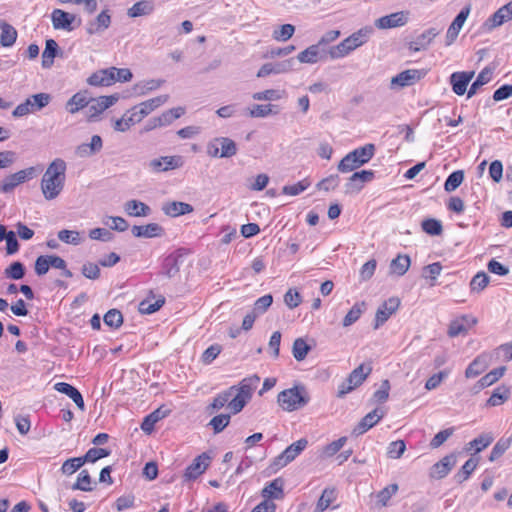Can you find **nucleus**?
<instances>
[{
    "label": "nucleus",
    "mask_w": 512,
    "mask_h": 512,
    "mask_svg": "<svg viewBox=\"0 0 512 512\" xmlns=\"http://www.w3.org/2000/svg\"><path fill=\"white\" fill-rule=\"evenodd\" d=\"M319 45L314 44L303 50L297 55V60L300 63L314 64L319 59Z\"/></svg>",
    "instance_id": "8fccbe9b"
},
{
    "label": "nucleus",
    "mask_w": 512,
    "mask_h": 512,
    "mask_svg": "<svg viewBox=\"0 0 512 512\" xmlns=\"http://www.w3.org/2000/svg\"><path fill=\"white\" fill-rule=\"evenodd\" d=\"M51 20L53 27L56 30L61 29L70 32L74 29L72 23L75 20V15L70 14L64 10L54 9L51 14Z\"/></svg>",
    "instance_id": "412c9836"
},
{
    "label": "nucleus",
    "mask_w": 512,
    "mask_h": 512,
    "mask_svg": "<svg viewBox=\"0 0 512 512\" xmlns=\"http://www.w3.org/2000/svg\"><path fill=\"white\" fill-rule=\"evenodd\" d=\"M103 147L102 138L99 135H93L90 143H83L76 147L75 153L81 158L91 157L100 152Z\"/></svg>",
    "instance_id": "a878e982"
},
{
    "label": "nucleus",
    "mask_w": 512,
    "mask_h": 512,
    "mask_svg": "<svg viewBox=\"0 0 512 512\" xmlns=\"http://www.w3.org/2000/svg\"><path fill=\"white\" fill-rule=\"evenodd\" d=\"M375 172L372 170H362L354 172L345 184V194L352 195L359 193L366 183L374 179Z\"/></svg>",
    "instance_id": "9d476101"
},
{
    "label": "nucleus",
    "mask_w": 512,
    "mask_h": 512,
    "mask_svg": "<svg viewBox=\"0 0 512 512\" xmlns=\"http://www.w3.org/2000/svg\"><path fill=\"white\" fill-rule=\"evenodd\" d=\"M384 417V412L375 408L373 411L366 414L360 422L353 429V434L356 436L362 435L367 432L370 428L375 426Z\"/></svg>",
    "instance_id": "f3484780"
},
{
    "label": "nucleus",
    "mask_w": 512,
    "mask_h": 512,
    "mask_svg": "<svg viewBox=\"0 0 512 512\" xmlns=\"http://www.w3.org/2000/svg\"><path fill=\"white\" fill-rule=\"evenodd\" d=\"M335 499L336 494L334 489H324L317 502L315 512H323L331 505V503L334 502Z\"/></svg>",
    "instance_id": "3c124183"
},
{
    "label": "nucleus",
    "mask_w": 512,
    "mask_h": 512,
    "mask_svg": "<svg viewBox=\"0 0 512 512\" xmlns=\"http://www.w3.org/2000/svg\"><path fill=\"white\" fill-rule=\"evenodd\" d=\"M494 72V68L492 67H485L477 76L476 80L471 84L468 92L467 97L471 98L474 96L478 89L482 87L483 85L489 83L492 80V75Z\"/></svg>",
    "instance_id": "f704fd0d"
},
{
    "label": "nucleus",
    "mask_w": 512,
    "mask_h": 512,
    "mask_svg": "<svg viewBox=\"0 0 512 512\" xmlns=\"http://www.w3.org/2000/svg\"><path fill=\"white\" fill-rule=\"evenodd\" d=\"M399 305L400 300L397 297H391L384 301L376 311L374 329L382 326L397 311Z\"/></svg>",
    "instance_id": "4468645a"
},
{
    "label": "nucleus",
    "mask_w": 512,
    "mask_h": 512,
    "mask_svg": "<svg viewBox=\"0 0 512 512\" xmlns=\"http://www.w3.org/2000/svg\"><path fill=\"white\" fill-rule=\"evenodd\" d=\"M284 91L276 90V89H267L261 92H256L252 95V98L257 101H275L280 100Z\"/></svg>",
    "instance_id": "052dcab7"
},
{
    "label": "nucleus",
    "mask_w": 512,
    "mask_h": 512,
    "mask_svg": "<svg viewBox=\"0 0 512 512\" xmlns=\"http://www.w3.org/2000/svg\"><path fill=\"white\" fill-rule=\"evenodd\" d=\"M410 264L411 260L408 255H398L391 261L390 270L398 276H403L408 271Z\"/></svg>",
    "instance_id": "a18cd8bd"
},
{
    "label": "nucleus",
    "mask_w": 512,
    "mask_h": 512,
    "mask_svg": "<svg viewBox=\"0 0 512 512\" xmlns=\"http://www.w3.org/2000/svg\"><path fill=\"white\" fill-rule=\"evenodd\" d=\"M372 367L368 364H361L357 368H355L348 377L339 384L337 397L342 398L346 394L353 391L355 388L360 386L368 375L371 373Z\"/></svg>",
    "instance_id": "39448f33"
},
{
    "label": "nucleus",
    "mask_w": 512,
    "mask_h": 512,
    "mask_svg": "<svg viewBox=\"0 0 512 512\" xmlns=\"http://www.w3.org/2000/svg\"><path fill=\"white\" fill-rule=\"evenodd\" d=\"M184 165V159L180 155L161 156L149 161L148 167L154 173L176 170Z\"/></svg>",
    "instance_id": "1a4fd4ad"
},
{
    "label": "nucleus",
    "mask_w": 512,
    "mask_h": 512,
    "mask_svg": "<svg viewBox=\"0 0 512 512\" xmlns=\"http://www.w3.org/2000/svg\"><path fill=\"white\" fill-rule=\"evenodd\" d=\"M489 366L488 355L482 354L477 356L466 368L465 376L474 378L482 374Z\"/></svg>",
    "instance_id": "7c9ffc66"
},
{
    "label": "nucleus",
    "mask_w": 512,
    "mask_h": 512,
    "mask_svg": "<svg viewBox=\"0 0 512 512\" xmlns=\"http://www.w3.org/2000/svg\"><path fill=\"white\" fill-rule=\"evenodd\" d=\"M512 435L508 438H500L491 450L489 460L491 462L499 459L511 446Z\"/></svg>",
    "instance_id": "09e8293b"
},
{
    "label": "nucleus",
    "mask_w": 512,
    "mask_h": 512,
    "mask_svg": "<svg viewBox=\"0 0 512 512\" xmlns=\"http://www.w3.org/2000/svg\"><path fill=\"white\" fill-rule=\"evenodd\" d=\"M265 498L280 499L283 496V480L276 478L266 485L262 490Z\"/></svg>",
    "instance_id": "37998d69"
},
{
    "label": "nucleus",
    "mask_w": 512,
    "mask_h": 512,
    "mask_svg": "<svg viewBox=\"0 0 512 512\" xmlns=\"http://www.w3.org/2000/svg\"><path fill=\"white\" fill-rule=\"evenodd\" d=\"M490 277L483 271L478 272L470 282V290L473 293H480L489 284Z\"/></svg>",
    "instance_id": "603ef678"
},
{
    "label": "nucleus",
    "mask_w": 512,
    "mask_h": 512,
    "mask_svg": "<svg viewBox=\"0 0 512 512\" xmlns=\"http://www.w3.org/2000/svg\"><path fill=\"white\" fill-rule=\"evenodd\" d=\"M85 464L84 458L82 457H74L67 459L61 467V472L65 475H72L78 469H80Z\"/></svg>",
    "instance_id": "bf43d9fd"
},
{
    "label": "nucleus",
    "mask_w": 512,
    "mask_h": 512,
    "mask_svg": "<svg viewBox=\"0 0 512 512\" xmlns=\"http://www.w3.org/2000/svg\"><path fill=\"white\" fill-rule=\"evenodd\" d=\"M438 34L439 31L436 28H429L425 30L410 42L409 49L414 52L426 49Z\"/></svg>",
    "instance_id": "bb28decb"
},
{
    "label": "nucleus",
    "mask_w": 512,
    "mask_h": 512,
    "mask_svg": "<svg viewBox=\"0 0 512 512\" xmlns=\"http://www.w3.org/2000/svg\"><path fill=\"white\" fill-rule=\"evenodd\" d=\"M374 153L375 146L371 143L356 148L341 159L337 169L341 173L352 172L362 165L368 163L374 156Z\"/></svg>",
    "instance_id": "7ed1b4c3"
},
{
    "label": "nucleus",
    "mask_w": 512,
    "mask_h": 512,
    "mask_svg": "<svg viewBox=\"0 0 512 512\" xmlns=\"http://www.w3.org/2000/svg\"><path fill=\"white\" fill-rule=\"evenodd\" d=\"M476 323V318L469 315H463L462 317L455 319L450 323L448 328V335L450 337L465 335L468 333V330Z\"/></svg>",
    "instance_id": "aec40b11"
},
{
    "label": "nucleus",
    "mask_w": 512,
    "mask_h": 512,
    "mask_svg": "<svg viewBox=\"0 0 512 512\" xmlns=\"http://www.w3.org/2000/svg\"><path fill=\"white\" fill-rule=\"evenodd\" d=\"M134 237L138 238H156L162 237L165 233L164 228L158 223H149L147 225H134L131 229Z\"/></svg>",
    "instance_id": "b1692460"
},
{
    "label": "nucleus",
    "mask_w": 512,
    "mask_h": 512,
    "mask_svg": "<svg viewBox=\"0 0 512 512\" xmlns=\"http://www.w3.org/2000/svg\"><path fill=\"white\" fill-rule=\"evenodd\" d=\"M51 101V96L48 93H38L30 96L25 102L16 106L12 115L14 117H22L34 111H39L46 107Z\"/></svg>",
    "instance_id": "423d86ee"
},
{
    "label": "nucleus",
    "mask_w": 512,
    "mask_h": 512,
    "mask_svg": "<svg viewBox=\"0 0 512 512\" xmlns=\"http://www.w3.org/2000/svg\"><path fill=\"white\" fill-rule=\"evenodd\" d=\"M374 34L372 26H365L352 33L339 44L331 47L329 54L332 59H339L347 56L352 51L366 44Z\"/></svg>",
    "instance_id": "f03ea898"
},
{
    "label": "nucleus",
    "mask_w": 512,
    "mask_h": 512,
    "mask_svg": "<svg viewBox=\"0 0 512 512\" xmlns=\"http://www.w3.org/2000/svg\"><path fill=\"white\" fill-rule=\"evenodd\" d=\"M362 306H364V303L358 304L356 303L349 312L345 315L342 326L343 327H349L353 325L362 315L363 309Z\"/></svg>",
    "instance_id": "69168bd1"
},
{
    "label": "nucleus",
    "mask_w": 512,
    "mask_h": 512,
    "mask_svg": "<svg viewBox=\"0 0 512 512\" xmlns=\"http://www.w3.org/2000/svg\"><path fill=\"white\" fill-rule=\"evenodd\" d=\"M87 83L91 86H110L114 83V78L107 68L94 72L87 79Z\"/></svg>",
    "instance_id": "58836bf2"
},
{
    "label": "nucleus",
    "mask_w": 512,
    "mask_h": 512,
    "mask_svg": "<svg viewBox=\"0 0 512 512\" xmlns=\"http://www.w3.org/2000/svg\"><path fill=\"white\" fill-rule=\"evenodd\" d=\"M0 44L3 47H11L16 42L18 33L17 30L9 23L0 21Z\"/></svg>",
    "instance_id": "e433bc0d"
},
{
    "label": "nucleus",
    "mask_w": 512,
    "mask_h": 512,
    "mask_svg": "<svg viewBox=\"0 0 512 512\" xmlns=\"http://www.w3.org/2000/svg\"><path fill=\"white\" fill-rule=\"evenodd\" d=\"M455 464L456 456L454 454L447 455L432 466L430 476L435 479H442L448 475Z\"/></svg>",
    "instance_id": "5701e85b"
},
{
    "label": "nucleus",
    "mask_w": 512,
    "mask_h": 512,
    "mask_svg": "<svg viewBox=\"0 0 512 512\" xmlns=\"http://www.w3.org/2000/svg\"><path fill=\"white\" fill-rule=\"evenodd\" d=\"M260 383V377L258 375H251L241 380L238 387L235 386L234 392H239L245 398L251 399L253 392Z\"/></svg>",
    "instance_id": "473e14b6"
},
{
    "label": "nucleus",
    "mask_w": 512,
    "mask_h": 512,
    "mask_svg": "<svg viewBox=\"0 0 512 512\" xmlns=\"http://www.w3.org/2000/svg\"><path fill=\"white\" fill-rule=\"evenodd\" d=\"M505 371V366H501L491 370L478 381L477 385L479 386V389L491 386L492 384L497 382L504 375Z\"/></svg>",
    "instance_id": "de8ad7c7"
},
{
    "label": "nucleus",
    "mask_w": 512,
    "mask_h": 512,
    "mask_svg": "<svg viewBox=\"0 0 512 512\" xmlns=\"http://www.w3.org/2000/svg\"><path fill=\"white\" fill-rule=\"evenodd\" d=\"M275 107L276 106L271 105V104H266V105L256 104V105H253L252 108L249 110V115H250V117H253V118H264L271 114H277L278 111L273 110V108H275Z\"/></svg>",
    "instance_id": "680f3d73"
},
{
    "label": "nucleus",
    "mask_w": 512,
    "mask_h": 512,
    "mask_svg": "<svg viewBox=\"0 0 512 512\" xmlns=\"http://www.w3.org/2000/svg\"><path fill=\"white\" fill-rule=\"evenodd\" d=\"M54 389L60 393L67 395L76 406L82 411L85 408L84 400L81 393L72 385L65 382H58L55 384Z\"/></svg>",
    "instance_id": "c756f323"
},
{
    "label": "nucleus",
    "mask_w": 512,
    "mask_h": 512,
    "mask_svg": "<svg viewBox=\"0 0 512 512\" xmlns=\"http://www.w3.org/2000/svg\"><path fill=\"white\" fill-rule=\"evenodd\" d=\"M509 396V387L500 385L493 390L490 398L487 400V405L492 407L500 406L509 399Z\"/></svg>",
    "instance_id": "a19ab883"
},
{
    "label": "nucleus",
    "mask_w": 512,
    "mask_h": 512,
    "mask_svg": "<svg viewBox=\"0 0 512 512\" xmlns=\"http://www.w3.org/2000/svg\"><path fill=\"white\" fill-rule=\"evenodd\" d=\"M464 180V171L457 170L452 172L444 183V189L446 192H452L456 190Z\"/></svg>",
    "instance_id": "6e6d98bb"
},
{
    "label": "nucleus",
    "mask_w": 512,
    "mask_h": 512,
    "mask_svg": "<svg viewBox=\"0 0 512 512\" xmlns=\"http://www.w3.org/2000/svg\"><path fill=\"white\" fill-rule=\"evenodd\" d=\"M470 13V7L463 8L458 15L455 17L451 25L449 26L446 33V45H451L455 39L458 37V34L465 23L468 15Z\"/></svg>",
    "instance_id": "4be33fe9"
},
{
    "label": "nucleus",
    "mask_w": 512,
    "mask_h": 512,
    "mask_svg": "<svg viewBox=\"0 0 512 512\" xmlns=\"http://www.w3.org/2000/svg\"><path fill=\"white\" fill-rule=\"evenodd\" d=\"M217 141L219 142L221 158H230L237 154V145L232 139L228 137H217Z\"/></svg>",
    "instance_id": "49530a36"
},
{
    "label": "nucleus",
    "mask_w": 512,
    "mask_h": 512,
    "mask_svg": "<svg viewBox=\"0 0 512 512\" xmlns=\"http://www.w3.org/2000/svg\"><path fill=\"white\" fill-rule=\"evenodd\" d=\"M273 303V297L271 294H266L260 298H258L254 305H253V309H252V312L254 314H256L258 317L262 314H264L268 308L272 305Z\"/></svg>",
    "instance_id": "0e129e2a"
},
{
    "label": "nucleus",
    "mask_w": 512,
    "mask_h": 512,
    "mask_svg": "<svg viewBox=\"0 0 512 512\" xmlns=\"http://www.w3.org/2000/svg\"><path fill=\"white\" fill-rule=\"evenodd\" d=\"M170 413V410L164 406L159 407L150 414H148L142 421L141 429L150 434L154 430L155 424L161 419L165 418Z\"/></svg>",
    "instance_id": "cd10ccee"
},
{
    "label": "nucleus",
    "mask_w": 512,
    "mask_h": 512,
    "mask_svg": "<svg viewBox=\"0 0 512 512\" xmlns=\"http://www.w3.org/2000/svg\"><path fill=\"white\" fill-rule=\"evenodd\" d=\"M308 445L305 438H301L296 442L289 445L279 456L274 460V465L282 468L292 462Z\"/></svg>",
    "instance_id": "f8f14e48"
},
{
    "label": "nucleus",
    "mask_w": 512,
    "mask_h": 512,
    "mask_svg": "<svg viewBox=\"0 0 512 512\" xmlns=\"http://www.w3.org/2000/svg\"><path fill=\"white\" fill-rule=\"evenodd\" d=\"M183 263L184 257L181 254L169 255L164 260L163 273L168 278H173L178 275Z\"/></svg>",
    "instance_id": "2f4dec72"
},
{
    "label": "nucleus",
    "mask_w": 512,
    "mask_h": 512,
    "mask_svg": "<svg viewBox=\"0 0 512 512\" xmlns=\"http://www.w3.org/2000/svg\"><path fill=\"white\" fill-rule=\"evenodd\" d=\"M165 81L160 79H151L137 83L134 87L138 95H145L150 91L158 89Z\"/></svg>",
    "instance_id": "4d7b16f0"
},
{
    "label": "nucleus",
    "mask_w": 512,
    "mask_h": 512,
    "mask_svg": "<svg viewBox=\"0 0 512 512\" xmlns=\"http://www.w3.org/2000/svg\"><path fill=\"white\" fill-rule=\"evenodd\" d=\"M425 75L426 72L424 70L408 69L392 77L391 86H398L400 88L411 86L422 79Z\"/></svg>",
    "instance_id": "2eb2a0df"
},
{
    "label": "nucleus",
    "mask_w": 512,
    "mask_h": 512,
    "mask_svg": "<svg viewBox=\"0 0 512 512\" xmlns=\"http://www.w3.org/2000/svg\"><path fill=\"white\" fill-rule=\"evenodd\" d=\"M67 164L61 158L54 159L47 167L41 179V191L46 200L57 198L62 192L66 180Z\"/></svg>",
    "instance_id": "f257e3e1"
},
{
    "label": "nucleus",
    "mask_w": 512,
    "mask_h": 512,
    "mask_svg": "<svg viewBox=\"0 0 512 512\" xmlns=\"http://www.w3.org/2000/svg\"><path fill=\"white\" fill-rule=\"evenodd\" d=\"M408 20L409 12L399 11L376 19L374 24L378 29H391L406 25Z\"/></svg>",
    "instance_id": "ddd939ff"
},
{
    "label": "nucleus",
    "mask_w": 512,
    "mask_h": 512,
    "mask_svg": "<svg viewBox=\"0 0 512 512\" xmlns=\"http://www.w3.org/2000/svg\"><path fill=\"white\" fill-rule=\"evenodd\" d=\"M478 465V459L471 457L468 459L461 469L455 474L454 479L457 483L461 484L466 481L472 472L476 469Z\"/></svg>",
    "instance_id": "c03bdc74"
},
{
    "label": "nucleus",
    "mask_w": 512,
    "mask_h": 512,
    "mask_svg": "<svg viewBox=\"0 0 512 512\" xmlns=\"http://www.w3.org/2000/svg\"><path fill=\"white\" fill-rule=\"evenodd\" d=\"M423 231L431 236H439L443 232V226L440 220L428 218L422 221Z\"/></svg>",
    "instance_id": "864d4df0"
},
{
    "label": "nucleus",
    "mask_w": 512,
    "mask_h": 512,
    "mask_svg": "<svg viewBox=\"0 0 512 512\" xmlns=\"http://www.w3.org/2000/svg\"><path fill=\"white\" fill-rule=\"evenodd\" d=\"M168 95H160L133 106L128 113L132 115V122L139 123L151 112L168 101Z\"/></svg>",
    "instance_id": "0eeeda50"
},
{
    "label": "nucleus",
    "mask_w": 512,
    "mask_h": 512,
    "mask_svg": "<svg viewBox=\"0 0 512 512\" xmlns=\"http://www.w3.org/2000/svg\"><path fill=\"white\" fill-rule=\"evenodd\" d=\"M58 238L66 244L79 245L82 242L80 232L73 230H60L58 232Z\"/></svg>",
    "instance_id": "338daca9"
},
{
    "label": "nucleus",
    "mask_w": 512,
    "mask_h": 512,
    "mask_svg": "<svg viewBox=\"0 0 512 512\" xmlns=\"http://www.w3.org/2000/svg\"><path fill=\"white\" fill-rule=\"evenodd\" d=\"M309 402V395L303 386H295L278 394V403L286 411H294Z\"/></svg>",
    "instance_id": "20e7f679"
},
{
    "label": "nucleus",
    "mask_w": 512,
    "mask_h": 512,
    "mask_svg": "<svg viewBox=\"0 0 512 512\" xmlns=\"http://www.w3.org/2000/svg\"><path fill=\"white\" fill-rule=\"evenodd\" d=\"M124 210L129 216L145 217L151 213V208L138 200H129L124 205Z\"/></svg>",
    "instance_id": "c9c22d12"
},
{
    "label": "nucleus",
    "mask_w": 512,
    "mask_h": 512,
    "mask_svg": "<svg viewBox=\"0 0 512 512\" xmlns=\"http://www.w3.org/2000/svg\"><path fill=\"white\" fill-rule=\"evenodd\" d=\"M311 347L306 343L303 338H297L292 347V354L297 361H302L306 358Z\"/></svg>",
    "instance_id": "5fc2aeb1"
},
{
    "label": "nucleus",
    "mask_w": 512,
    "mask_h": 512,
    "mask_svg": "<svg viewBox=\"0 0 512 512\" xmlns=\"http://www.w3.org/2000/svg\"><path fill=\"white\" fill-rule=\"evenodd\" d=\"M235 390V386H231L226 391L218 394L212 401V403L207 407V411L209 414H213L217 410L223 408L225 405L229 404V399L233 396Z\"/></svg>",
    "instance_id": "ea45409f"
},
{
    "label": "nucleus",
    "mask_w": 512,
    "mask_h": 512,
    "mask_svg": "<svg viewBox=\"0 0 512 512\" xmlns=\"http://www.w3.org/2000/svg\"><path fill=\"white\" fill-rule=\"evenodd\" d=\"M493 440L494 437L491 433H482L467 444L466 450H474L475 453H479L487 448L493 442Z\"/></svg>",
    "instance_id": "79ce46f5"
},
{
    "label": "nucleus",
    "mask_w": 512,
    "mask_h": 512,
    "mask_svg": "<svg viewBox=\"0 0 512 512\" xmlns=\"http://www.w3.org/2000/svg\"><path fill=\"white\" fill-rule=\"evenodd\" d=\"M210 457L206 453L197 456L186 468L184 478L187 481L195 480L205 472L209 466Z\"/></svg>",
    "instance_id": "dca6fc26"
},
{
    "label": "nucleus",
    "mask_w": 512,
    "mask_h": 512,
    "mask_svg": "<svg viewBox=\"0 0 512 512\" xmlns=\"http://www.w3.org/2000/svg\"><path fill=\"white\" fill-rule=\"evenodd\" d=\"M4 274L7 278L19 280L25 275V267L21 262L15 261L5 269Z\"/></svg>",
    "instance_id": "774afa93"
},
{
    "label": "nucleus",
    "mask_w": 512,
    "mask_h": 512,
    "mask_svg": "<svg viewBox=\"0 0 512 512\" xmlns=\"http://www.w3.org/2000/svg\"><path fill=\"white\" fill-rule=\"evenodd\" d=\"M512 19V1L507 3L506 5L499 8L495 13L489 17L484 26L487 30H492L498 26H501L503 23Z\"/></svg>",
    "instance_id": "a211bd4d"
},
{
    "label": "nucleus",
    "mask_w": 512,
    "mask_h": 512,
    "mask_svg": "<svg viewBox=\"0 0 512 512\" xmlns=\"http://www.w3.org/2000/svg\"><path fill=\"white\" fill-rule=\"evenodd\" d=\"M295 32V26L292 24L281 25L278 29L273 31L272 37L274 40L279 42H285L289 40Z\"/></svg>",
    "instance_id": "13d9d810"
},
{
    "label": "nucleus",
    "mask_w": 512,
    "mask_h": 512,
    "mask_svg": "<svg viewBox=\"0 0 512 512\" xmlns=\"http://www.w3.org/2000/svg\"><path fill=\"white\" fill-rule=\"evenodd\" d=\"M90 103V97L88 91H79L74 94L66 103V110L75 114L83 108H87V105Z\"/></svg>",
    "instance_id": "c85d7f7f"
},
{
    "label": "nucleus",
    "mask_w": 512,
    "mask_h": 512,
    "mask_svg": "<svg viewBox=\"0 0 512 512\" xmlns=\"http://www.w3.org/2000/svg\"><path fill=\"white\" fill-rule=\"evenodd\" d=\"M155 5L152 0H142L136 2L127 10V15L131 18L147 16L153 13Z\"/></svg>",
    "instance_id": "72a5a7b5"
},
{
    "label": "nucleus",
    "mask_w": 512,
    "mask_h": 512,
    "mask_svg": "<svg viewBox=\"0 0 512 512\" xmlns=\"http://www.w3.org/2000/svg\"><path fill=\"white\" fill-rule=\"evenodd\" d=\"M59 52V46L54 39H48L45 43V49L42 53V67L50 68L54 63V58Z\"/></svg>",
    "instance_id": "4c0bfd02"
},
{
    "label": "nucleus",
    "mask_w": 512,
    "mask_h": 512,
    "mask_svg": "<svg viewBox=\"0 0 512 512\" xmlns=\"http://www.w3.org/2000/svg\"><path fill=\"white\" fill-rule=\"evenodd\" d=\"M475 75L474 71L454 72L450 76L452 90L456 95H463L467 91L468 84Z\"/></svg>",
    "instance_id": "6ab92c4d"
},
{
    "label": "nucleus",
    "mask_w": 512,
    "mask_h": 512,
    "mask_svg": "<svg viewBox=\"0 0 512 512\" xmlns=\"http://www.w3.org/2000/svg\"><path fill=\"white\" fill-rule=\"evenodd\" d=\"M36 173L35 167H29L5 177L1 184V191L4 193L11 192L19 184L34 178Z\"/></svg>",
    "instance_id": "9b49d317"
},
{
    "label": "nucleus",
    "mask_w": 512,
    "mask_h": 512,
    "mask_svg": "<svg viewBox=\"0 0 512 512\" xmlns=\"http://www.w3.org/2000/svg\"><path fill=\"white\" fill-rule=\"evenodd\" d=\"M103 321L105 325L117 329L123 323V315L119 310L111 309L104 315Z\"/></svg>",
    "instance_id": "e2e57ef3"
},
{
    "label": "nucleus",
    "mask_w": 512,
    "mask_h": 512,
    "mask_svg": "<svg viewBox=\"0 0 512 512\" xmlns=\"http://www.w3.org/2000/svg\"><path fill=\"white\" fill-rule=\"evenodd\" d=\"M119 97L117 94L109 96H100L98 98H90L87 105L86 116L90 121L96 120L106 109L113 106Z\"/></svg>",
    "instance_id": "6e6552de"
},
{
    "label": "nucleus",
    "mask_w": 512,
    "mask_h": 512,
    "mask_svg": "<svg viewBox=\"0 0 512 512\" xmlns=\"http://www.w3.org/2000/svg\"><path fill=\"white\" fill-rule=\"evenodd\" d=\"M161 210L169 217H178L193 212L194 208L189 203L180 201H168L163 203Z\"/></svg>",
    "instance_id": "393cba45"
}]
</instances>
